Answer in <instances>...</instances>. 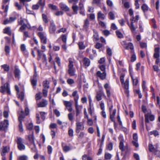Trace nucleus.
<instances>
[{"label":"nucleus","mask_w":160,"mask_h":160,"mask_svg":"<svg viewBox=\"0 0 160 160\" xmlns=\"http://www.w3.org/2000/svg\"><path fill=\"white\" fill-rule=\"evenodd\" d=\"M84 128V124L82 122H78L76 123L75 131L76 133H79L80 131L83 130Z\"/></svg>","instance_id":"20e7f679"},{"label":"nucleus","mask_w":160,"mask_h":160,"mask_svg":"<svg viewBox=\"0 0 160 160\" xmlns=\"http://www.w3.org/2000/svg\"><path fill=\"white\" fill-rule=\"evenodd\" d=\"M53 112L57 117H58L60 115V112L57 109H54L53 110Z\"/></svg>","instance_id":"5fc2aeb1"},{"label":"nucleus","mask_w":160,"mask_h":160,"mask_svg":"<svg viewBox=\"0 0 160 160\" xmlns=\"http://www.w3.org/2000/svg\"><path fill=\"white\" fill-rule=\"evenodd\" d=\"M18 98L22 101L24 99V93L23 92H21L20 93H17Z\"/></svg>","instance_id":"b1692460"},{"label":"nucleus","mask_w":160,"mask_h":160,"mask_svg":"<svg viewBox=\"0 0 160 160\" xmlns=\"http://www.w3.org/2000/svg\"><path fill=\"white\" fill-rule=\"evenodd\" d=\"M5 71L8 72L9 70V66L7 64H4L1 66Z\"/></svg>","instance_id":"e433bc0d"},{"label":"nucleus","mask_w":160,"mask_h":160,"mask_svg":"<svg viewBox=\"0 0 160 160\" xmlns=\"http://www.w3.org/2000/svg\"><path fill=\"white\" fill-rule=\"evenodd\" d=\"M48 152L49 154L52 153V148L51 146L48 145L47 147Z\"/></svg>","instance_id":"052dcab7"},{"label":"nucleus","mask_w":160,"mask_h":160,"mask_svg":"<svg viewBox=\"0 0 160 160\" xmlns=\"http://www.w3.org/2000/svg\"><path fill=\"white\" fill-rule=\"evenodd\" d=\"M48 6L49 8L53 10H57L58 9V7L52 4H49Z\"/></svg>","instance_id":"4c0bfd02"},{"label":"nucleus","mask_w":160,"mask_h":160,"mask_svg":"<svg viewBox=\"0 0 160 160\" xmlns=\"http://www.w3.org/2000/svg\"><path fill=\"white\" fill-rule=\"evenodd\" d=\"M82 160H93L92 157L87 154H84L82 156Z\"/></svg>","instance_id":"c756f323"},{"label":"nucleus","mask_w":160,"mask_h":160,"mask_svg":"<svg viewBox=\"0 0 160 160\" xmlns=\"http://www.w3.org/2000/svg\"><path fill=\"white\" fill-rule=\"evenodd\" d=\"M64 104L66 107L72 106V103L71 102L69 101H64Z\"/></svg>","instance_id":"603ef678"},{"label":"nucleus","mask_w":160,"mask_h":160,"mask_svg":"<svg viewBox=\"0 0 160 160\" xmlns=\"http://www.w3.org/2000/svg\"><path fill=\"white\" fill-rule=\"evenodd\" d=\"M89 107L88 109V112L89 113L91 116L92 115V110L93 108V104H89Z\"/></svg>","instance_id":"f704fd0d"},{"label":"nucleus","mask_w":160,"mask_h":160,"mask_svg":"<svg viewBox=\"0 0 160 160\" xmlns=\"http://www.w3.org/2000/svg\"><path fill=\"white\" fill-rule=\"evenodd\" d=\"M97 77L99 78L102 80L105 79L106 77V72H102L101 71H98L96 74Z\"/></svg>","instance_id":"6e6552de"},{"label":"nucleus","mask_w":160,"mask_h":160,"mask_svg":"<svg viewBox=\"0 0 160 160\" xmlns=\"http://www.w3.org/2000/svg\"><path fill=\"white\" fill-rule=\"evenodd\" d=\"M19 124L18 125L19 131L20 132H22L23 131V126L22 121H19Z\"/></svg>","instance_id":"79ce46f5"},{"label":"nucleus","mask_w":160,"mask_h":160,"mask_svg":"<svg viewBox=\"0 0 160 160\" xmlns=\"http://www.w3.org/2000/svg\"><path fill=\"white\" fill-rule=\"evenodd\" d=\"M107 53L110 56L112 55V51L110 48H108L107 49Z\"/></svg>","instance_id":"8fccbe9b"},{"label":"nucleus","mask_w":160,"mask_h":160,"mask_svg":"<svg viewBox=\"0 0 160 160\" xmlns=\"http://www.w3.org/2000/svg\"><path fill=\"white\" fill-rule=\"evenodd\" d=\"M116 35L117 37L119 38H122L123 37V35L119 31L117 30L116 31Z\"/></svg>","instance_id":"a18cd8bd"},{"label":"nucleus","mask_w":160,"mask_h":160,"mask_svg":"<svg viewBox=\"0 0 160 160\" xmlns=\"http://www.w3.org/2000/svg\"><path fill=\"white\" fill-rule=\"evenodd\" d=\"M59 6L62 10L67 11L69 10V8L66 4L63 3H60L59 4Z\"/></svg>","instance_id":"6ab92c4d"},{"label":"nucleus","mask_w":160,"mask_h":160,"mask_svg":"<svg viewBox=\"0 0 160 160\" xmlns=\"http://www.w3.org/2000/svg\"><path fill=\"white\" fill-rule=\"evenodd\" d=\"M100 69L101 70V71L102 72H106L105 70V65H100L99 67Z\"/></svg>","instance_id":"69168bd1"},{"label":"nucleus","mask_w":160,"mask_h":160,"mask_svg":"<svg viewBox=\"0 0 160 160\" xmlns=\"http://www.w3.org/2000/svg\"><path fill=\"white\" fill-rule=\"evenodd\" d=\"M31 82L32 85L33 86H36L37 83V80L35 78H34L31 80Z\"/></svg>","instance_id":"4d7b16f0"},{"label":"nucleus","mask_w":160,"mask_h":160,"mask_svg":"<svg viewBox=\"0 0 160 160\" xmlns=\"http://www.w3.org/2000/svg\"><path fill=\"white\" fill-rule=\"evenodd\" d=\"M153 153L156 157L160 158V151L157 150V149L155 151H154Z\"/></svg>","instance_id":"c03bdc74"},{"label":"nucleus","mask_w":160,"mask_h":160,"mask_svg":"<svg viewBox=\"0 0 160 160\" xmlns=\"http://www.w3.org/2000/svg\"><path fill=\"white\" fill-rule=\"evenodd\" d=\"M141 8L144 12H145L148 10V7L146 4H143L141 7Z\"/></svg>","instance_id":"864d4df0"},{"label":"nucleus","mask_w":160,"mask_h":160,"mask_svg":"<svg viewBox=\"0 0 160 160\" xmlns=\"http://www.w3.org/2000/svg\"><path fill=\"white\" fill-rule=\"evenodd\" d=\"M26 13L28 14H32L35 17L36 16L35 13L33 12L28 9L26 8Z\"/></svg>","instance_id":"6e6d98bb"},{"label":"nucleus","mask_w":160,"mask_h":160,"mask_svg":"<svg viewBox=\"0 0 160 160\" xmlns=\"http://www.w3.org/2000/svg\"><path fill=\"white\" fill-rule=\"evenodd\" d=\"M56 30V25L53 21H51L50 22L49 31L50 34H54Z\"/></svg>","instance_id":"39448f33"},{"label":"nucleus","mask_w":160,"mask_h":160,"mask_svg":"<svg viewBox=\"0 0 160 160\" xmlns=\"http://www.w3.org/2000/svg\"><path fill=\"white\" fill-rule=\"evenodd\" d=\"M84 133L83 132H80L78 135V138L79 139H81L84 137Z\"/></svg>","instance_id":"3c124183"},{"label":"nucleus","mask_w":160,"mask_h":160,"mask_svg":"<svg viewBox=\"0 0 160 160\" xmlns=\"http://www.w3.org/2000/svg\"><path fill=\"white\" fill-rule=\"evenodd\" d=\"M78 45L80 49H84L85 48V46L84 45L83 42H79L78 43Z\"/></svg>","instance_id":"c9c22d12"},{"label":"nucleus","mask_w":160,"mask_h":160,"mask_svg":"<svg viewBox=\"0 0 160 160\" xmlns=\"http://www.w3.org/2000/svg\"><path fill=\"white\" fill-rule=\"evenodd\" d=\"M37 52L38 53V60H40V59L41 58L43 54H44L42 52H43L39 50H38Z\"/></svg>","instance_id":"473e14b6"},{"label":"nucleus","mask_w":160,"mask_h":160,"mask_svg":"<svg viewBox=\"0 0 160 160\" xmlns=\"http://www.w3.org/2000/svg\"><path fill=\"white\" fill-rule=\"evenodd\" d=\"M9 148L8 146H3L2 148V151L1 152V156H5L6 153L9 152Z\"/></svg>","instance_id":"ddd939ff"},{"label":"nucleus","mask_w":160,"mask_h":160,"mask_svg":"<svg viewBox=\"0 0 160 160\" xmlns=\"http://www.w3.org/2000/svg\"><path fill=\"white\" fill-rule=\"evenodd\" d=\"M133 139L134 141H138V136L137 133H134L132 136Z\"/></svg>","instance_id":"e2e57ef3"},{"label":"nucleus","mask_w":160,"mask_h":160,"mask_svg":"<svg viewBox=\"0 0 160 160\" xmlns=\"http://www.w3.org/2000/svg\"><path fill=\"white\" fill-rule=\"evenodd\" d=\"M157 148H155L152 144H149L148 145V148L149 151L150 152H153L154 151H155L157 149Z\"/></svg>","instance_id":"7c9ffc66"},{"label":"nucleus","mask_w":160,"mask_h":160,"mask_svg":"<svg viewBox=\"0 0 160 160\" xmlns=\"http://www.w3.org/2000/svg\"><path fill=\"white\" fill-rule=\"evenodd\" d=\"M18 160H28V157L26 155H21L19 157Z\"/></svg>","instance_id":"2f4dec72"},{"label":"nucleus","mask_w":160,"mask_h":160,"mask_svg":"<svg viewBox=\"0 0 160 160\" xmlns=\"http://www.w3.org/2000/svg\"><path fill=\"white\" fill-rule=\"evenodd\" d=\"M108 15L111 19L113 20L114 19L115 17L114 14L112 12H110L108 13Z\"/></svg>","instance_id":"0e129e2a"},{"label":"nucleus","mask_w":160,"mask_h":160,"mask_svg":"<svg viewBox=\"0 0 160 160\" xmlns=\"http://www.w3.org/2000/svg\"><path fill=\"white\" fill-rule=\"evenodd\" d=\"M16 142L18 148L19 150H23L25 149V146L23 143V139L22 138L18 137Z\"/></svg>","instance_id":"f03ea898"},{"label":"nucleus","mask_w":160,"mask_h":160,"mask_svg":"<svg viewBox=\"0 0 160 160\" xmlns=\"http://www.w3.org/2000/svg\"><path fill=\"white\" fill-rule=\"evenodd\" d=\"M122 44V45H124L125 48L126 49H130L132 50L133 49V44L131 42H129L127 44L126 41H123Z\"/></svg>","instance_id":"9d476101"},{"label":"nucleus","mask_w":160,"mask_h":160,"mask_svg":"<svg viewBox=\"0 0 160 160\" xmlns=\"http://www.w3.org/2000/svg\"><path fill=\"white\" fill-rule=\"evenodd\" d=\"M43 89H48L49 87V82L47 80L44 81L42 82Z\"/></svg>","instance_id":"412c9836"},{"label":"nucleus","mask_w":160,"mask_h":160,"mask_svg":"<svg viewBox=\"0 0 160 160\" xmlns=\"http://www.w3.org/2000/svg\"><path fill=\"white\" fill-rule=\"evenodd\" d=\"M133 23H133L132 22H131L130 27H129L131 32L133 33H134L135 32L136 29L137 28V26H135Z\"/></svg>","instance_id":"5701e85b"},{"label":"nucleus","mask_w":160,"mask_h":160,"mask_svg":"<svg viewBox=\"0 0 160 160\" xmlns=\"http://www.w3.org/2000/svg\"><path fill=\"white\" fill-rule=\"evenodd\" d=\"M122 84H124V88L125 89V92L127 94H128L129 93V91L128 90L129 88V79L127 78L126 79L125 82L124 83Z\"/></svg>","instance_id":"f8f14e48"},{"label":"nucleus","mask_w":160,"mask_h":160,"mask_svg":"<svg viewBox=\"0 0 160 160\" xmlns=\"http://www.w3.org/2000/svg\"><path fill=\"white\" fill-rule=\"evenodd\" d=\"M42 18L43 21L46 23L48 22L47 16L45 14H42Z\"/></svg>","instance_id":"37998d69"},{"label":"nucleus","mask_w":160,"mask_h":160,"mask_svg":"<svg viewBox=\"0 0 160 160\" xmlns=\"http://www.w3.org/2000/svg\"><path fill=\"white\" fill-rule=\"evenodd\" d=\"M116 109H114L113 110L112 113L110 114V119L112 121L114 122V123H115V122L114 120V118L116 113Z\"/></svg>","instance_id":"cd10ccee"},{"label":"nucleus","mask_w":160,"mask_h":160,"mask_svg":"<svg viewBox=\"0 0 160 160\" xmlns=\"http://www.w3.org/2000/svg\"><path fill=\"white\" fill-rule=\"evenodd\" d=\"M72 9L73 12V14H77L78 10V7L76 5L75 3H73V5L72 7Z\"/></svg>","instance_id":"4be33fe9"},{"label":"nucleus","mask_w":160,"mask_h":160,"mask_svg":"<svg viewBox=\"0 0 160 160\" xmlns=\"http://www.w3.org/2000/svg\"><path fill=\"white\" fill-rule=\"evenodd\" d=\"M105 16L101 11L99 12L97 14V18L98 21L103 20L105 19Z\"/></svg>","instance_id":"dca6fc26"},{"label":"nucleus","mask_w":160,"mask_h":160,"mask_svg":"<svg viewBox=\"0 0 160 160\" xmlns=\"http://www.w3.org/2000/svg\"><path fill=\"white\" fill-rule=\"evenodd\" d=\"M83 64L86 66H88L90 64V60L87 58H84L83 59Z\"/></svg>","instance_id":"393cba45"},{"label":"nucleus","mask_w":160,"mask_h":160,"mask_svg":"<svg viewBox=\"0 0 160 160\" xmlns=\"http://www.w3.org/2000/svg\"><path fill=\"white\" fill-rule=\"evenodd\" d=\"M145 123H147L149 122V119L151 121H153L155 119L154 116L153 115L150 114L148 113L145 115Z\"/></svg>","instance_id":"1a4fd4ad"},{"label":"nucleus","mask_w":160,"mask_h":160,"mask_svg":"<svg viewBox=\"0 0 160 160\" xmlns=\"http://www.w3.org/2000/svg\"><path fill=\"white\" fill-rule=\"evenodd\" d=\"M20 70L18 68L15 67L14 71L15 77L16 78L19 79L20 78Z\"/></svg>","instance_id":"a211bd4d"},{"label":"nucleus","mask_w":160,"mask_h":160,"mask_svg":"<svg viewBox=\"0 0 160 160\" xmlns=\"http://www.w3.org/2000/svg\"><path fill=\"white\" fill-rule=\"evenodd\" d=\"M68 134L70 137H72L73 136V131L72 129L70 128L68 130Z\"/></svg>","instance_id":"09e8293b"},{"label":"nucleus","mask_w":160,"mask_h":160,"mask_svg":"<svg viewBox=\"0 0 160 160\" xmlns=\"http://www.w3.org/2000/svg\"><path fill=\"white\" fill-rule=\"evenodd\" d=\"M33 125L32 123H29L27 126V128L29 130H31L33 128Z\"/></svg>","instance_id":"680f3d73"},{"label":"nucleus","mask_w":160,"mask_h":160,"mask_svg":"<svg viewBox=\"0 0 160 160\" xmlns=\"http://www.w3.org/2000/svg\"><path fill=\"white\" fill-rule=\"evenodd\" d=\"M25 115H24L23 112L22 110L21 111V113L19 114L18 117L19 121H22V120L25 117Z\"/></svg>","instance_id":"c85d7f7f"},{"label":"nucleus","mask_w":160,"mask_h":160,"mask_svg":"<svg viewBox=\"0 0 160 160\" xmlns=\"http://www.w3.org/2000/svg\"><path fill=\"white\" fill-rule=\"evenodd\" d=\"M38 35L41 39V42L44 44H46L47 39L46 34L43 32H39Z\"/></svg>","instance_id":"0eeeda50"},{"label":"nucleus","mask_w":160,"mask_h":160,"mask_svg":"<svg viewBox=\"0 0 160 160\" xmlns=\"http://www.w3.org/2000/svg\"><path fill=\"white\" fill-rule=\"evenodd\" d=\"M48 104V101L43 99L42 101L38 104V106L39 107H43L46 106Z\"/></svg>","instance_id":"4468645a"},{"label":"nucleus","mask_w":160,"mask_h":160,"mask_svg":"<svg viewBox=\"0 0 160 160\" xmlns=\"http://www.w3.org/2000/svg\"><path fill=\"white\" fill-rule=\"evenodd\" d=\"M67 82L69 85H71L74 83V80L71 78L68 79L67 80Z\"/></svg>","instance_id":"de8ad7c7"},{"label":"nucleus","mask_w":160,"mask_h":160,"mask_svg":"<svg viewBox=\"0 0 160 160\" xmlns=\"http://www.w3.org/2000/svg\"><path fill=\"white\" fill-rule=\"evenodd\" d=\"M9 125L8 120L5 119L3 122L0 123V129L1 130L5 131Z\"/></svg>","instance_id":"423d86ee"},{"label":"nucleus","mask_w":160,"mask_h":160,"mask_svg":"<svg viewBox=\"0 0 160 160\" xmlns=\"http://www.w3.org/2000/svg\"><path fill=\"white\" fill-rule=\"evenodd\" d=\"M130 76L133 82V84L134 85H137L138 82V80L137 78H134L132 75L131 73H130Z\"/></svg>","instance_id":"bb28decb"},{"label":"nucleus","mask_w":160,"mask_h":160,"mask_svg":"<svg viewBox=\"0 0 160 160\" xmlns=\"http://www.w3.org/2000/svg\"><path fill=\"white\" fill-rule=\"evenodd\" d=\"M41 93L40 92H39L36 94L35 96V98L36 100H37L41 98L42 96L41 95Z\"/></svg>","instance_id":"49530a36"},{"label":"nucleus","mask_w":160,"mask_h":160,"mask_svg":"<svg viewBox=\"0 0 160 160\" xmlns=\"http://www.w3.org/2000/svg\"><path fill=\"white\" fill-rule=\"evenodd\" d=\"M104 157L106 159H110L112 157V155L108 153H106L105 154Z\"/></svg>","instance_id":"a19ab883"},{"label":"nucleus","mask_w":160,"mask_h":160,"mask_svg":"<svg viewBox=\"0 0 160 160\" xmlns=\"http://www.w3.org/2000/svg\"><path fill=\"white\" fill-rule=\"evenodd\" d=\"M120 139V142L119 144V148L120 149L123 151L124 150V139L122 137H120L119 138Z\"/></svg>","instance_id":"f3484780"},{"label":"nucleus","mask_w":160,"mask_h":160,"mask_svg":"<svg viewBox=\"0 0 160 160\" xmlns=\"http://www.w3.org/2000/svg\"><path fill=\"white\" fill-rule=\"evenodd\" d=\"M72 61L69 60V64L68 65V72L70 76H73L75 75V69L74 68Z\"/></svg>","instance_id":"f257e3e1"},{"label":"nucleus","mask_w":160,"mask_h":160,"mask_svg":"<svg viewBox=\"0 0 160 160\" xmlns=\"http://www.w3.org/2000/svg\"><path fill=\"white\" fill-rule=\"evenodd\" d=\"M4 33L7 34L8 35L11 36L12 35V32L10 27L5 28L3 30Z\"/></svg>","instance_id":"aec40b11"},{"label":"nucleus","mask_w":160,"mask_h":160,"mask_svg":"<svg viewBox=\"0 0 160 160\" xmlns=\"http://www.w3.org/2000/svg\"><path fill=\"white\" fill-rule=\"evenodd\" d=\"M154 53L153 56L155 58H159L160 57V48L159 47H155L154 50Z\"/></svg>","instance_id":"9b49d317"},{"label":"nucleus","mask_w":160,"mask_h":160,"mask_svg":"<svg viewBox=\"0 0 160 160\" xmlns=\"http://www.w3.org/2000/svg\"><path fill=\"white\" fill-rule=\"evenodd\" d=\"M0 88V92L4 94L6 91L8 94H10V89L8 82H6L4 85L1 86Z\"/></svg>","instance_id":"7ed1b4c3"},{"label":"nucleus","mask_w":160,"mask_h":160,"mask_svg":"<svg viewBox=\"0 0 160 160\" xmlns=\"http://www.w3.org/2000/svg\"><path fill=\"white\" fill-rule=\"evenodd\" d=\"M106 3L107 4L109 7H111L113 6L112 2L110 0H107Z\"/></svg>","instance_id":"338daca9"},{"label":"nucleus","mask_w":160,"mask_h":160,"mask_svg":"<svg viewBox=\"0 0 160 160\" xmlns=\"http://www.w3.org/2000/svg\"><path fill=\"white\" fill-rule=\"evenodd\" d=\"M68 117L69 120L72 121L73 120V115L72 113H69L68 114Z\"/></svg>","instance_id":"bf43d9fd"},{"label":"nucleus","mask_w":160,"mask_h":160,"mask_svg":"<svg viewBox=\"0 0 160 160\" xmlns=\"http://www.w3.org/2000/svg\"><path fill=\"white\" fill-rule=\"evenodd\" d=\"M62 147L63 151L65 152H67L71 149L70 147L66 145L64 146L62 145Z\"/></svg>","instance_id":"58836bf2"},{"label":"nucleus","mask_w":160,"mask_h":160,"mask_svg":"<svg viewBox=\"0 0 160 160\" xmlns=\"http://www.w3.org/2000/svg\"><path fill=\"white\" fill-rule=\"evenodd\" d=\"M28 139L30 142L35 147H36V145L34 141V137L33 135V132H32L31 134L29 135L28 136Z\"/></svg>","instance_id":"2eb2a0df"},{"label":"nucleus","mask_w":160,"mask_h":160,"mask_svg":"<svg viewBox=\"0 0 160 160\" xmlns=\"http://www.w3.org/2000/svg\"><path fill=\"white\" fill-rule=\"evenodd\" d=\"M48 89H43L42 90V93L43 96L46 97L47 96Z\"/></svg>","instance_id":"ea45409f"},{"label":"nucleus","mask_w":160,"mask_h":160,"mask_svg":"<svg viewBox=\"0 0 160 160\" xmlns=\"http://www.w3.org/2000/svg\"><path fill=\"white\" fill-rule=\"evenodd\" d=\"M78 96L75 97L74 98V100L75 102V108H78Z\"/></svg>","instance_id":"13d9d810"},{"label":"nucleus","mask_w":160,"mask_h":160,"mask_svg":"<svg viewBox=\"0 0 160 160\" xmlns=\"http://www.w3.org/2000/svg\"><path fill=\"white\" fill-rule=\"evenodd\" d=\"M97 100L99 101L102 99V95L101 93H98L96 96Z\"/></svg>","instance_id":"774afa93"},{"label":"nucleus","mask_w":160,"mask_h":160,"mask_svg":"<svg viewBox=\"0 0 160 160\" xmlns=\"http://www.w3.org/2000/svg\"><path fill=\"white\" fill-rule=\"evenodd\" d=\"M89 24V21L88 19H86L84 20V24L83 25V28L85 29H87L88 27Z\"/></svg>","instance_id":"a878e982"},{"label":"nucleus","mask_w":160,"mask_h":160,"mask_svg":"<svg viewBox=\"0 0 160 160\" xmlns=\"http://www.w3.org/2000/svg\"><path fill=\"white\" fill-rule=\"evenodd\" d=\"M38 4H39L40 6H42V9L43 10L44 7L45 6V1L44 0L42 1V0H39L38 3Z\"/></svg>","instance_id":"72a5a7b5"}]
</instances>
